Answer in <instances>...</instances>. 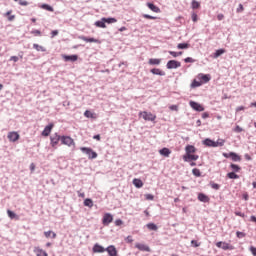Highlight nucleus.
Segmentation results:
<instances>
[{"instance_id":"1","label":"nucleus","mask_w":256,"mask_h":256,"mask_svg":"<svg viewBox=\"0 0 256 256\" xmlns=\"http://www.w3.org/2000/svg\"><path fill=\"white\" fill-rule=\"evenodd\" d=\"M197 153V148L193 145H187L185 147V155H183V161L186 163H191V161H197L199 159V155Z\"/></svg>"},{"instance_id":"2","label":"nucleus","mask_w":256,"mask_h":256,"mask_svg":"<svg viewBox=\"0 0 256 256\" xmlns=\"http://www.w3.org/2000/svg\"><path fill=\"white\" fill-rule=\"evenodd\" d=\"M203 145H205L206 147H223V145H225V140L223 139H218L216 142L209 139V138H206L204 141H203Z\"/></svg>"},{"instance_id":"3","label":"nucleus","mask_w":256,"mask_h":256,"mask_svg":"<svg viewBox=\"0 0 256 256\" xmlns=\"http://www.w3.org/2000/svg\"><path fill=\"white\" fill-rule=\"evenodd\" d=\"M139 117H142L144 121H155V119H157V116L155 114L147 111L139 112Z\"/></svg>"},{"instance_id":"4","label":"nucleus","mask_w":256,"mask_h":256,"mask_svg":"<svg viewBox=\"0 0 256 256\" xmlns=\"http://www.w3.org/2000/svg\"><path fill=\"white\" fill-rule=\"evenodd\" d=\"M61 143L62 145H66L67 147L75 148V140L70 136H61Z\"/></svg>"},{"instance_id":"5","label":"nucleus","mask_w":256,"mask_h":256,"mask_svg":"<svg viewBox=\"0 0 256 256\" xmlns=\"http://www.w3.org/2000/svg\"><path fill=\"white\" fill-rule=\"evenodd\" d=\"M80 151H82V153H85L86 155H88L89 159H97V152L93 151V149H91V148L82 147V148H80Z\"/></svg>"},{"instance_id":"6","label":"nucleus","mask_w":256,"mask_h":256,"mask_svg":"<svg viewBox=\"0 0 256 256\" xmlns=\"http://www.w3.org/2000/svg\"><path fill=\"white\" fill-rule=\"evenodd\" d=\"M59 141H61V136L59 134L55 133L50 137V144L53 149H57V145H59Z\"/></svg>"},{"instance_id":"7","label":"nucleus","mask_w":256,"mask_h":256,"mask_svg":"<svg viewBox=\"0 0 256 256\" xmlns=\"http://www.w3.org/2000/svg\"><path fill=\"white\" fill-rule=\"evenodd\" d=\"M216 247H218V249H223L224 251H233L234 249L233 245L221 241L216 243Z\"/></svg>"},{"instance_id":"8","label":"nucleus","mask_w":256,"mask_h":256,"mask_svg":"<svg viewBox=\"0 0 256 256\" xmlns=\"http://www.w3.org/2000/svg\"><path fill=\"white\" fill-rule=\"evenodd\" d=\"M110 223H113V215L111 213H105L102 218V224L107 227Z\"/></svg>"},{"instance_id":"9","label":"nucleus","mask_w":256,"mask_h":256,"mask_svg":"<svg viewBox=\"0 0 256 256\" xmlns=\"http://www.w3.org/2000/svg\"><path fill=\"white\" fill-rule=\"evenodd\" d=\"M167 69H178V67H181V62L177 60H170L166 64Z\"/></svg>"},{"instance_id":"10","label":"nucleus","mask_w":256,"mask_h":256,"mask_svg":"<svg viewBox=\"0 0 256 256\" xmlns=\"http://www.w3.org/2000/svg\"><path fill=\"white\" fill-rule=\"evenodd\" d=\"M20 137H21V136H20L19 133L16 132V131H12V132H9V133H8V139H9V141H11L12 143H15L16 141H19Z\"/></svg>"},{"instance_id":"11","label":"nucleus","mask_w":256,"mask_h":256,"mask_svg":"<svg viewBox=\"0 0 256 256\" xmlns=\"http://www.w3.org/2000/svg\"><path fill=\"white\" fill-rule=\"evenodd\" d=\"M197 79L200 83H209L211 81V76L209 74H198Z\"/></svg>"},{"instance_id":"12","label":"nucleus","mask_w":256,"mask_h":256,"mask_svg":"<svg viewBox=\"0 0 256 256\" xmlns=\"http://www.w3.org/2000/svg\"><path fill=\"white\" fill-rule=\"evenodd\" d=\"M189 105H190V107H192L194 109V111H199V112L205 111V107H203V105H201L195 101H190Z\"/></svg>"},{"instance_id":"13","label":"nucleus","mask_w":256,"mask_h":256,"mask_svg":"<svg viewBox=\"0 0 256 256\" xmlns=\"http://www.w3.org/2000/svg\"><path fill=\"white\" fill-rule=\"evenodd\" d=\"M135 248L139 251H146L147 253H151V248L146 244L136 243Z\"/></svg>"},{"instance_id":"14","label":"nucleus","mask_w":256,"mask_h":256,"mask_svg":"<svg viewBox=\"0 0 256 256\" xmlns=\"http://www.w3.org/2000/svg\"><path fill=\"white\" fill-rule=\"evenodd\" d=\"M53 127H54L53 124H49L48 126H46L42 131V136L49 137V135H51V131H53Z\"/></svg>"},{"instance_id":"15","label":"nucleus","mask_w":256,"mask_h":256,"mask_svg":"<svg viewBox=\"0 0 256 256\" xmlns=\"http://www.w3.org/2000/svg\"><path fill=\"white\" fill-rule=\"evenodd\" d=\"M106 251L108 253L109 256H117L118 252H117V248H115L114 245H110L106 248Z\"/></svg>"},{"instance_id":"16","label":"nucleus","mask_w":256,"mask_h":256,"mask_svg":"<svg viewBox=\"0 0 256 256\" xmlns=\"http://www.w3.org/2000/svg\"><path fill=\"white\" fill-rule=\"evenodd\" d=\"M81 41H85V43H101V40L95 38H87L85 36H79Z\"/></svg>"},{"instance_id":"17","label":"nucleus","mask_w":256,"mask_h":256,"mask_svg":"<svg viewBox=\"0 0 256 256\" xmlns=\"http://www.w3.org/2000/svg\"><path fill=\"white\" fill-rule=\"evenodd\" d=\"M93 253H105L106 248L99 244H95L92 248Z\"/></svg>"},{"instance_id":"18","label":"nucleus","mask_w":256,"mask_h":256,"mask_svg":"<svg viewBox=\"0 0 256 256\" xmlns=\"http://www.w3.org/2000/svg\"><path fill=\"white\" fill-rule=\"evenodd\" d=\"M210 200L211 199L206 194H203V193L198 194V201H201V203H209Z\"/></svg>"},{"instance_id":"19","label":"nucleus","mask_w":256,"mask_h":256,"mask_svg":"<svg viewBox=\"0 0 256 256\" xmlns=\"http://www.w3.org/2000/svg\"><path fill=\"white\" fill-rule=\"evenodd\" d=\"M62 58L64 59V61H72L75 62L77 61V59H79V56L77 55H62Z\"/></svg>"},{"instance_id":"20","label":"nucleus","mask_w":256,"mask_h":256,"mask_svg":"<svg viewBox=\"0 0 256 256\" xmlns=\"http://www.w3.org/2000/svg\"><path fill=\"white\" fill-rule=\"evenodd\" d=\"M147 7L150 9V11H153V13H161V9L153 3H147Z\"/></svg>"},{"instance_id":"21","label":"nucleus","mask_w":256,"mask_h":256,"mask_svg":"<svg viewBox=\"0 0 256 256\" xmlns=\"http://www.w3.org/2000/svg\"><path fill=\"white\" fill-rule=\"evenodd\" d=\"M34 253L36 254V256H49V254H47V252L39 247H36L34 249Z\"/></svg>"},{"instance_id":"22","label":"nucleus","mask_w":256,"mask_h":256,"mask_svg":"<svg viewBox=\"0 0 256 256\" xmlns=\"http://www.w3.org/2000/svg\"><path fill=\"white\" fill-rule=\"evenodd\" d=\"M44 236L46 237V239H49V238L57 239V233L51 230L44 232Z\"/></svg>"},{"instance_id":"23","label":"nucleus","mask_w":256,"mask_h":256,"mask_svg":"<svg viewBox=\"0 0 256 256\" xmlns=\"http://www.w3.org/2000/svg\"><path fill=\"white\" fill-rule=\"evenodd\" d=\"M150 73H152L153 75H160V77L165 76V72H163L161 69L159 68H153L150 70Z\"/></svg>"},{"instance_id":"24","label":"nucleus","mask_w":256,"mask_h":256,"mask_svg":"<svg viewBox=\"0 0 256 256\" xmlns=\"http://www.w3.org/2000/svg\"><path fill=\"white\" fill-rule=\"evenodd\" d=\"M84 117H87V119H97V115L89 110L84 112Z\"/></svg>"},{"instance_id":"25","label":"nucleus","mask_w":256,"mask_h":256,"mask_svg":"<svg viewBox=\"0 0 256 256\" xmlns=\"http://www.w3.org/2000/svg\"><path fill=\"white\" fill-rule=\"evenodd\" d=\"M159 153L163 157H169V155H171V151L169 148H162L161 150H159Z\"/></svg>"},{"instance_id":"26","label":"nucleus","mask_w":256,"mask_h":256,"mask_svg":"<svg viewBox=\"0 0 256 256\" xmlns=\"http://www.w3.org/2000/svg\"><path fill=\"white\" fill-rule=\"evenodd\" d=\"M95 26L100 27V29H107V24H105L103 18L100 21H96Z\"/></svg>"},{"instance_id":"27","label":"nucleus","mask_w":256,"mask_h":256,"mask_svg":"<svg viewBox=\"0 0 256 256\" xmlns=\"http://www.w3.org/2000/svg\"><path fill=\"white\" fill-rule=\"evenodd\" d=\"M148 63H149V65H161V59H159V58H150Z\"/></svg>"},{"instance_id":"28","label":"nucleus","mask_w":256,"mask_h":256,"mask_svg":"<svg viewBox=\"0 0 256 256\" xmlns=\"http://www.w3.org/2000/svg\"><path fill=\"white\" fill-rule=\"evenodd\" d=\"M133 185H134L137 189H141V187H143V181H141V179L135 178V179L133 180Z\"/></svg>"},{"instance_id":"29","label":"nucleus","mask_w":256,"mask_h":256,"mask_svg":"<svg viewBox=\"0 0 256 256\" xmlns=\"http://www.w3.org/2000/svg\"><path fill=\"white\" fill-rule=\"evenodd\" d=\"M229 157H231L232 161H241V156H239L237 153L230 152Z\"/></svg>"},{"instance_id":"30","label":"nucleus","mask_w":256,"mask_h":256,"mask_svg":"<svg viewBox=\"0 0 256 256\" xmlns=\"http://www.w3.org/2000/svg\"><path fill=\"white\" fill-rule=\"evenodd\" d=\"M33 49H36L37 51H41L42 53H45L47 51V48L39 44H33Z\"/></svg>"},{"instance_id":"31","label":"nucleus","mask_w":256,"mask_h":256,"mask_svg":"<svg viewBox=\"0 0 256 256\" xmlns=\"http://www.w3.org/2000/svg\"><path fill=\"white\" fill-rule=\"evenodd\" d=\"M223 53H225V49H218L216 50V52L213 54V58L217 59L219 57H221V55H223Z\"/></svg>"},{"instance_id":"32","label":"nucleus","mask_w":256,"mask_h":256,"mask_svg":"<svg viewBox=\"0 0 256 256\" xmlns=\"http://www.w3.org/2000/svg\"><path fill=\"white\" fill-rule=\"evenodd\" d=\"M7 215L8 217H10L11 219H19V216H17V214H15V212L11 211V210H7Z\"/></svg>"},{"instance_id":"33","label":"nucleus","mask_w":256,"mask_h":256,"mask_svg":"<svg viewBox=\"0 0 256 256\" xmlns=\"http://www.w3.org/2000/svg\"><path fill=\"white\" fill-rule=\"evenodd\" d=\"M41 9H45V11H50L51 13H53L54 11L53 7L50 6L49 4H42Z\"/></svg>"},{"instance_id":"34","label":"nucleus","mask_w":256,"mask_h":256,"mask_svg":"<svg viewBox=\"0 0 256 256\" xmlns=\"http://www.w3.org/2000/svg\"><path fill=\"white\" fill-rule=\"evenodd\" d=\"M13 11H8L7 13L4 14V17H8V21H14L15 20V15H11Z\"/></svg>"},{"instance_id":"35","label":"nucleus","mask_w":256,"mask_h":256,"mask_svg":"<svg viewBox=\"0 0 256 256\" xmlns=\"http://www.w3.org/2000/svg\"><path fill=\"white\" fill-rule=\"evenodd\" d=\"M147 229H149L150 231H157L158 227L155 225V223H148L146 225Z\"/></svg>"},{"instance_id":"36","label":"nucleus","mask_w":256,"mask_h":256,"mask_svg":"<svg viewBox=\"0 0 256 256\" xmlns=\"http://www.w3.org/2000/svg\"><path fill=\"white\" fill-rule=\"evenodd\" d=\"M102 21H104V23H117V20L115 18H102Z\"/></svg>"},{"instance_id":"37","label":"nucleus","mask_w":256,"mask_h":256,"mask_svg":"<svg viewBox=\"0 0 256 256\" xmlns=\"http://www.w3.org/2000/svg\"><path fill=\"white\" fill-rule=\"evenodd\" d=\"M230 167L235 173H239L241 171V167L237 164H231Z\"/></svg>"},{"instance_id":"38","label":"nucleus","mask_w":256,"mask_h":256,"mask_svg":"<svg viewBox=\"0 0 256 256\" xmlns=\"http://www.w3.org/2000/svg\"><path fill=\"white\" fill-rule=\"evenodd\" d=\"M84 205H85V207H90V208L93 207V200H91L89 198L85 199Z\"/></svg>"},{"instance_id":"39","label":"nucleus","mask_w":256,"mask_h":256,"mask_svg":"<svg viewBox=\"0 0 256 256\" xmlns=\"http://www.w3.org/2000/svg\"><path fill=\"white\" fill-rule=\"evenodd\" d=\"M227 177H228L229 179H239V175H237L235 172H229V173L227 174Z\"/></svg>"},{"instance_id":"40","label":"nucleus","mask_w":256,"mask_h":256,"mask_svg":"<svg viewBox=\"0 0 256 256\" xmlns=\"http://www.w3.org/2000/svg\"><path fill=\"white\" fill-rule=\"evenodd\" d=\"M178 49H189V43H180L177 45Z\"/></svg>"},{"instance_id":"41","label":"nucleus","mask_w":256,"mask_h":256,"mask_svg":"<svg viewBox=\"0 0 256 256\" xmlns=\"http://www.w3.org/2000/svg\"><path fill=\"white\" fill-rule=\"evenodd\" d=\"M192 173L195 177H201V170H199V168H194Z\"/></svg>"},{"instance_id":"42","label":"nucleus","mask_w":256,"mask_h":256,"mask_svg":"<svg viewBox=\"0 0 256 256\" xmlns=\"http://www.w3.org/2000/svg\"><path fill=\"white\" fill-rule=\"evenodd\" d=\"M201 7V4L197 0L192 1V9H199Z\"/></svg>"},{"instance_id":"43","label":"nucleus","mask_w":256,"mask_h":256,"mask_svg":"<svg viewBox=\"0 0 256 256\" xmlns=\"http://www.w3.org/2000/svg\"><path fill=\"white\" fill-rule=\"evenodd\" d=\"M14 1H18L19 5H21L22 7H27V5H29V2H27V0H14Z\"/></svg>"},{"instance_id":"44","label":"nucleus","mask_w":256,"mask_h":256,"mask_svg":"<svg viewBox=\"0 0 256 256\" xmlns=\"http://www.w3.org/2000/svg\"><path fill=\"white\" fill-rule=\"evenodd\" d=\"M201 85H203V82H201V80H199V81L194 80L192 82V87H201Z\"/></svg>"},{"instance_id":"45","label":"nucleus","mask_w":256,"mask_h":256,"mask_svg":"<svg viewBox=\"0 0 256 256\" xmlns=\"http://www.w3.org/2000/svg\"><path fill=\"white\" fill-rule=\"evenodd\" d=\"M247 234H245V232H236V237H238V239H243V237H246Z\"/></svg>"},{"instance_id":"46","label":"nucleus","mask_w":256,"mask_h":256,"mask_svg":"<svg viewBox=\"0 0 256 256\" xmlns=\"http://www.w3.org/2000/svg\"><path fill=\"white\" fill-rule=\"evenodd\" d=\"M31 35H34V37H41V32L39 30H32Z\"/></svg>"},{"instance_id":"47","label":"nucleus","mask_w":256,"mask_h":256,"mask_svg":"<svg viewBox=\"0 0 256 256\" xmlns=\"http://www.w3.org/2000/svg\"><path fill=\"white\" fill-rule=\"evenodd\" d=\"M234 133H243V128H241V126L237 125L234 129H233Z\"/></svg>"},{"instance_id":"48","label":"nucleus","mask_w":256,"mask_h":256,"mask_svg":"<svg viewBox=\"0 0 256 256\" xmlns=\"http://www.w3.org/2000/svg\"><path fill=\"white\" fill-rule=\"evenodd\" d=\"M142 17H143L144 19H151V20L157 19V17L151 16V15H149V14H143Z\"/></svg>"},{"instance_id":"49","label":"nucleus","mask_w":256,"mask_h":256,"mask_svg":"<svg viewBox=\"0 0 256 256\" xmlns=\"http://www.w3.org/2000/svg\"><path fill=\"white\" fill-rule=\"evenodd\" d=\"M145 199L147 201H153V199H155V196H153L152 194H146L145 195Z\"/></svg>"},{"instance_id":"50","label":"nucleus","mask_w":256,"mask_h":256,"mask_svg":"<svg viewBox=\"0 0 256 256\" xmlns=\"http://www.w3.org/2000/svg\"><path fill=\"white\" fill-rule=\"evenodd\" d=\"M237 13H243L245 11V8L243 7V4H239V7L237 8Z\"/></svg>"},{"instance_id":"51","label":"nucleus","mask_w":256,"mask_h":256,"mask_svg":"<svg viewBox=\"0 0 256 256\" xmlns=\"http://www.w3.org/2000/svg\"><path fill=\"white\" fill-rule=\"evenodd\" d=\"M184 61H185L186 63H195V59H193V58H191V57L185 58Z\"/></svg>"},{"instance_id":"52","label":"nucleus","mask_w":256,"mask_h":256,"mask_svg":"<svg viewBox=\"0 0 256 256\" xmlns=\"http://www.w3.org/2000/svg\"><path fill=\"white\" fill-rule=\"evenodd\" d=\"M169 109H170L171 111H179V106H178V105H171V106L169 107Z\"/></svg>"},{"instance_id":"53","label":"nucleus","mask_w":256,"mask_h":256,"mask_svg":"<svg viewBox=\"0 0 256 256\" xmlns=\"http://www.w3.org/2000/svg\"><path fill=\"white\" fill-rule=\"evenodd\" d=\"M249 251L252 253V255L256 256V247L255 246H251L249 248Z\"/></svg>"},{"instance_id":"54","label":"nucleus","mask_w":256,"mask_h":256,"mask_svg":"<svg viewBox=\"0 0 256 256\" xmlns=\"http://www.w3.org/2000/svg\"><path fill=\"white\" fill-rule=\"evenodd\" d=\"M211 187H212V189H215L216 191H218V189L220 188L219 184H217V183H211Z\"/></svg>"},{"instance_id":"55","label":"nucleus","mask_w":256,"mask_h":256,"mask_svg":"<svg viewBox=\"0 0 256 256\" xmlns=\"http://www.w3.org/2000/svg\"><path fill=\"white\" fill-rule=\"evenodd\" d=\"M192 21H193L194 23H197V21H198V16H197L196 13H192Z\"/></svg>"},{"instance_id":"56","label":"nucleus","mask_w":256,"mask_h":256,"mask_svg":"<svg viewBox=\"0 0 256 256\" xmlns=\"http://www.w3.org/2000/svg\"><path fill=\"white\" fill-rule=\"evenodd\" d=\"M115 225H116L117 227L123 225V220H121V219L115 220Z\"/></svg>"},{"instance_id":"57","label":"nucleus","mask_w":256,"mask_h":256,"mask_svg":"<svg viewBox=\"0 0 256 256\" xmlns=\"http://www.w3.org/2000/svg\"><path fill=\"white\" fill-rule=\"evenodd\" d=\"M57 35H59V30H53V31L51 32V37H52V39H53V37H57Z\"/></svg>"},{"instance_id":"58","label":"nucleus","mask_w":256,"mask_h":256,"mask_svg":"<svg viewBox=\"0 0 256 256\" xmlns=\"http://www.w3.org/2000/svg\"><path fill=\"white\" fill-rule=\"evenodd\" d=\"M10 61H13L14 63H17V61H19V57L12 56V57H10Z\"/></svg>"},{"instance_id":"59","label":"nucleus","mask_w":256,"mask_h":256,"mask_svg":"<svg viewBox=\"0 0 256 256\" xmlns=\"http://www.w3.org/2000/svg\"><path fill=\"white\" fill-rule=\"evenodd\" d=\"M126 243H132L133 242V236H128L126 239H125Z\"/></svg>"},{"instance_id":"60","label":"nucleus","mask_w":256,"mask_h":256,"mask_svg":"<svg viewBox=\"0 0 256 256\" xmlns=\"http://www.w3.org/2000/svg\"><path fill=\"white\" fill-rule=\"evenodd\" d=\"M191 245H194L195 247H199V245H201V244L199 242H197V240H192Z\"/></svg>"},{"instance_id":"61","label":"nucleus","mask_w":256,"mask_h":256,"mask_svg":"<svg viewBox=\"0 0 256 256\" xmlns=\"http://www.w3.org/2000/svg\"><path fill=\"white\" fill-rule=\"evenodd\" d=\"M239 111H245V106H239L236 108V113H239Z\"/></svg>"},{"instance_id":"62","label":"nucleus","mask_w":256,"mask_h":256,"mask_svg":"<svg viewBox=\"0 0 256 256\" xmlns=\"http://www.w3.org/2000/svg\"><path fill=\"white\" fill-rule=\"evenodd\" d=\"M217 19H218V21H223V19H225V15H223V14H218V15H217Z\"/></svg>"},{"instance_id":"63","label":"nucleus","mask_w":256,"mask_h":256,"mask_svg":"<svg viewBox=\"0 0 256 256\" xmlns=\"http://www.w3.org/2000/svg\"><path fill=\"white\" fill-rule=\"evenodd\" d=\"M78 197H81V199H85V194L84 192L78 191Z\"/></svg>"},{"instance_id":"64","label":"nucleus","mask_w":256,"mask_h":256,"mask_svg":"<svg viewBox=\"0 0 256 256\" xmlns=\"http://www.w3.org/2000/svg\"><path fill=\"white\" fill-rule=\"evenodd\" d=\"M169 54L172 55V57H178V54L175 51H169Z\"/></svg>"}]
</instances>
